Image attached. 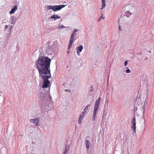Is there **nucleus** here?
Wrapping results in <instances>:
<instances>
[{
    "label": "nucleus",
    "instance_id": "nucleus-1",
    "mask_svg": "<svg viewBox=\"0 0 154 154\" xmlns=\"http://www.w3.org/2000/svg\"><path fill=\"white\" fill-rule=\"evenodd\" d=\"M51 61V60L48 57L39 55L35 61L39 76L44 80L42 86L43 88H48L50 83L48 79L51 77L50 68Z\"/></svg>",
    "mask_w": 154,
    "mask_h": 154
},
{
    "label": "nucleus",
    "instance_id": "nucleus-2",
    "mask_svg": "<svg viewBox=\"0 0 154 154\" xmlns=\"http://www.w3.org/2000/svg\"><path fill=\"white\" fill-rule=\"evenodd\" d=\"M100 100V97H99L96 100L94 104L92 118V120L93 121H94L95 120L96 115L99 106Z\"/></svg>",
    "mask_w": 154,
    "mask_h": 154
},
{
    "label": "nucleus",
    "instance_id": "nucleus-3",
    "mask_svg": "<svg viewBox=\"0 0 154 154\" xmlns=\"http://www.w3.org/2000/svg\"><path fill=\"white\" fill-rule=\"evenodd\" d=\"M66 5H47L46 6L47 10L52 9L54 12L60 10L62 8H64Z\"/></svg>",
    "mask_w": 154,
    "mask_h": 154
},
{
    "label": "nucleus",
    "instance_id": "nucleus-4",
    "mask_svg": "<svg viewBox=\"0 0 154 154\" xmlns=\"http://www.w3.org/2000/svg\"><path fill=\"white\" fill-rule=\"evenodd\" d=\"M131 128L133 130L134 132L136 133V121L135 118V116L133 118L132 120L131 121Z\"/></svg>",
    "mask_w": 154,
    "mask_h": 154
},
{
    "label": "nucleus",
    "instance_id": "nucleus-5",
    "mask_svg": "<svg viewBox=\"0 0 154 154\" xmlns=\"http://www.w3.org/2000/svg\"><path fill=\"white\" fill-rule=\"evenodd\" d=\"M75 32L74 31L72 33L71 37H70V40L69 44V49H70L71 48V46L72 45V43L73 42L74 39L75 38Z\"/></svg>",
    "mask_w": 154,
    "mask_h": 154
},
{
    "label": "nucleus",
    "instance_id": "nucleus-6",
    "mask_svg": "<svg viewBox=\"0 0 154 154\" xmlns=\"http://www.w3.org/2000/svg\"><path fill=\"white\" fill-rule=\"evenodd\" d=\"M39 121V119L38 118L30 120V122L33 124V126H38Z\"/></svg>",
    "mask_w": 154,
    "mask_h": 154
},
{
    "label": "nucleus",
    "instance_id": "nucleus-7",
    "mask_svg": "<svg viewBox=\"0 0 154 154\" xmlns=\"http://www.w3.org/2000/svg\"><path fill=\"white\" fill-rule=\"evenodd\" d=\"M17 19V18L16 17L13 16L11 17L10 19V22L11 24L12 25H14L16 23Z\"/></svg>",
    "mask_w": 154,
    "mask_h": 154
},
{
    "label": "nucleus",
    "instance_id": "nucleus-8",
    "mask_svg": "<svg viewBox=\"0 0 154 154\" xmlns=\"http://www.w3.org/2000/svg\"><path fill=\"white\" fill-rule=\"evenodd\" d=\"M83 48L82 46H80L76 48L77 53L78 55H80V53L82 51Z\"/></svg>",
    "mask_w": 154,
    "mask_h": 154
},
{
    "label": "nucleus",
    "instance_id": "nucleus-9",
    "mask_svg": "<svg viewBox=\"0 0 154 154\" xmlns=\"http://www.w3.org/2000/svg\"><path fill=\"white\" fill-rule=\"evenodd\" d=\"M18 9V7L17 6L15 5L13 8H12L11 11H9V14H12L14 13L15 11L17 10Z\"/></svg>",
    "mask_w": 154,
    "mask_h": 154
},
{
    "label": "nucleus",
    "instance_id": "nucleus-10",
    "mask_svg": "<svg viewBox=\"0 0 154 154\" xmlns=\"http://www.w3.org/2000/svg\"><path fill=\"white\" fill-rule=\"evenodd\" d=\"M70 148L69 145L68 144H66L65 150L63 154H66L67 152L69 150Z\"/></svg>",
    "mask_w": 154,
    "mask_h": 154
},
{
    "label": "nucleus",
    "instance_id": "nucleus-11",
    "mask_svg": "<svg viewBox=\"0 0 154 154\" xmlns=\"http://www.w3.org/2000/svg\"><path fill=\"white\" fill-rule=\"evenodd\" d=\"M50 18L51 19H53L54 20H56L57 19H60L61 17L58 16L57 15L55 14L51 16Z\"/></svg>",
    "mask_w": 154,
    "mask_h": 154
},
{
    "label": "nucleus",
    "instance_id": "nucleus-12",
    "mask_svg": "<svg viewBox=\"0 0 154 154\" xmlns=\"http://www.w3.org/2000/svg\"><path fill=\"white\" fill-rule=\"evenodd\" d=\"M85 143L87 149H89L91 145L90 142L88 140H85Z\"/></svg>",
    "mask_w": 154,
    "mask_h": 154
},
{
    "label": "nucleus",
    "instance_id": "nucleus-13",
    "mask_svg": "<svg viewBox=\"0 0 154 154\" xmlns=\"http://www.w3.org/2000/svg\"><path fill=\"white\" fill-rule=\"evenodd\" d=\"M84 115L81 114L80 116L79 119L78 121V123L79 124H80L81 123L84 118Z\"/></svg>",
    "mask_w": 154,
    "mask_h": 154
},
{
    "label": "nucleus",
    "instance_id": "nucleus-14",
    "mask_svg": "<svg viewBox=\"0 0 154 154\" xmlns=\"http://www.w3.org/2000/svg\"><path fill=\"white\" fill-rule=\"evenodd\" d=\"M89 106V105H88L86 106L85 108L84 109L83 112L81 113V114L84 115L85 113L88 111Z\"/></svg>",
    "mask_w": 154,
    "mask_h": 154
},
{
    "label": "nucleus",
    "instance_id": "nucleus-15",
    "mask_svg": "<svg viewBox=\"0 0 154 154\" xmlns=\"http://www.w3.org/2000/svg\"><path fill=\"white\" fill-rule=\"evenodd\" d=\"M147 104V100H146V99L144 102V105L142 107V110H143V114H144V112H145L144 110H145V108L144 105H146Z\"/></svg>",
    "mask_w": 154,
    "mask_h": 154
},
{
    "label": "nucleus",
    "instance_id": "nucleus-16",
    "mask_svg": "<svg viewBox=\"0 0 154 154\" xmlns=\"http://www.w3.org/2000/svg\"><path fill=\"white\" fill-rule=\"evenodd\" d=\"M132 14V13L129 11H128L125 13V16L128 17H130Z\"/></svg>",
    "mask_w": 154,
    "mask_h": 154
},
{
    "label": "nucleus",
    "instance_id": "nucleus-17",
    "mask_svg": "<svg viewBox=\"0 0 154 154\" xmlns=\"http://www.w3.org/2000/svg\"><path fill=\"white\" fill-rule=\"evenodd\" d=\"M45 96V93L42 92H40L39 94V97L40 98H42V99H44Z\"/></svg>",
    "mask_w": 154,
    "mask_h": 154
},
{
    "label": "nucleus",
    "instance_id": "nucleus-18",
    "mask_svg": "<svg viewBox=\"0 0 154 154\" xmlns=\"http://www.w3.org/2000/svg\"><path fill=\"white\" fill-rule=\"evenodd\" d=\"M105 3L106 1L105 0H102V5L101 8H100L101 9H103V8H104L106 5H105Z\"/></svg>",
    "mask_w": 154,
    "mask_h": 154
},
{
    "label": "nucleus",
    "instance_id": "nucleus-19",
    "mask_svg": "<svg viewBox=\"0 0 154 154\" xmlns=\"http://www.w3.org/2000/svg\"><path fill=\"white\" fill-rule=\"evenodd\" d=\"M11 33L9 32V33H8L6 35V40L8 42V41L9 38L10 37V36L11 35Z\"/></svg>",
    "mask_w": 154,
    "mask_h": 154
},
{
    "label": "nucleus",
    "instance_id": "nucleus-20",
    "mask_svg": "<svg viewBox=\"0 0 154 154\" xmlns=\"http://www.w3.org/2000/svg\"><path fill=\"white\" fill-rule=\"evenodd\" d=\"M66 27L64 26L63 25H61L60 26H58L57 27V29H60L63 28H65Z\"/></svg>",
    "mask_w": 154,
    "mask_h": 154
},
{
    "label": "nucleus",
    "instance_id": "nucleus-21",
    "mask_svg": "<svg viewBox=\"0 0 154 154\" xmlns=\"http://www.w3.org/2000/svg\"><path fill=\"white\" fill-rule=\"evenodd\" d=\"M13 26H11L10 27V28L9 30L10 32L11 33V30L13 28Z\"/></svg>",
    "mask_w": 154,
    "mask_h": 154
},
{
    "label": "nucleus",
    "instance_id": "nucleus-22",
    "mask_svg": "<svg viewBox=\"0 0 154 154\" xmlns=\"http://www.w3.org/2000/svg\"><path fill=\"white\" fill-rule=\"evenodd\" d=\"M131 71L129 69H127L126 70V72L127 73H129Z\"/></svg>",
    "mask_w": 154,
    "mask_h": 154
},
{
    "label": "nucleus",
    "instance_id": "nucleus-23",
    "mask_svg": "<svg viewBox=\"0 0 154 154\" xmlns=\"http://www.w3.org/2000/svg\"><path fill=\"white\" fill-rule=\"evenodd\" d=\"M93 86H91L90 87V89L89 90V91L91 92H92L93 90Z\"/></svg>",
    "mask_w": 154,
    "mask_h": 154
},
{
    "label": "nucleus",
    "instance_id": "nucleus-24",
    "mask_svg": "<svg viewBox=\"0 0 154 154\" xmlns=\"http://www.w3.org/2000/svg\"><path fill=\"white\" fill-rule=\"evenodd\" d=\"M6 19H3L2 20V23L3 24V23H6Z\"/></svg>",
    "mask_w": 154,
    "mask_h": 154
},
{
    "label": "nucleus",
    "instance_id": "nucleus-25",
    "mask_svg": "<svg viewBox=\"0 0 154 154\" xmlns=\"http://www.w3.org/2000/svg\"><path fill=\"white\" fill-rule=\"evenodd\" d=\"M65 91L66 92H70L71 91L69 89H66L65 90Z\"/></svg>",
    "mask_w": 154,
    "mask_h": 154
},
{
    "label": "nucleus",
    "instance_id": "nucleus-26",
    "mask_svg": "<svg viewBox=\"0 0 154 154\" xmlns=\"http://www.w3.org/2000/svg\"><path fill=\"white\" fill-rule=\"evenodd\" d=\"M128 61H125L124 63V65L125 66H126L127 64H128Z\"/></svg>",
    "mask_w": 154,
    "mask_h": 154
},
{
    "label": "nucleus",
    "instance_id": "nucleus-27",
    "mask_svg": "<svg viewBox=\"0 0 154 154\" xmlns=\"http://www.w3.org/2000/svg\"><path fill=\"white\" fill-rule=\"evenodd\" d=\"M8 25H6L5 26V30L6 29L8 28Z\"/></svg>",
    "mask_w": 154,
    "mask_h": 154
},
{
    "label": "nucleus",
    "instance_id": "nucleus-28",
    "mask_svg": "<svg viewBox=\"0 0 154 154\" xmlns=\"http://www.w3.org/2000/svg\"><path fill=\"white\" fill-rule=\"evenodd\" d=\"M78 31V30L77 29H75L74 30V32H77Z\"/></svg>",
    "mask_w": 154,
    "mask_h": 154
},
{
    "label": "nucleus",
    "instance_id": "nucleus-29",
    "mask_svg": "<svg viewBox=\"0 0 154 154\" xmlns=\"http://www.w3.org/2000/svg\"><path fill=\"white\" fill-rule=\"evenodd\" d=\"M70 49H69V47L68 48V49L67 51V53L68 54H69V53L70 52V50H69Z\"/></svg>",
    "mask_w": 154,
    "mask_h": 154
},
{
    "label": "nucleus",
    "instance_id": "nucleus-30",
    "mask_svg": "<svg viewBox=\"0 0 154 154\" xmlns=\"http://www.w3.org/2000/svg\"><path fill=\"white\" fill-rule=\"evenodd\" d=\"M119 29L120 30H121V31L122 30V29H121V27H120V25H119Z\"/></svg>",
    "mask_w": 154,
    "mask_h": 154
},
{
    "label": "nucleus",
    "instance_id": "nucleus-31",
    "mask_svg": "<svg viewBox=\"0 0 154 154\" xmlns=\"http://www.w3.org/2000/svg\"><path fill=\"white\" fill-rule=\"evenodd\" d=\"M128 67H126V69H128Z\"/></svg>",
    "mask_w": 154,
    "mask_h": 154
},
{
    "label": "nucleus",
    "instance_id": "nucleus-32",
    "mask_svg": "<svg viewBox=\"0 0 154 154\" xmlns=\"http://www.w3.org/2000/svg\"><path fill=\"white\" fill-rule=\"evenodd\" d=\"M132 6L133 7H134V6H133V5H132Z\"/></svg>",
    "mask_w": 154,
    "mask_h": 154
}]
</instances>
